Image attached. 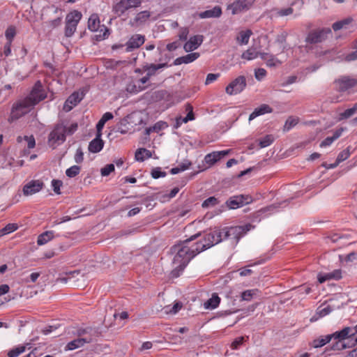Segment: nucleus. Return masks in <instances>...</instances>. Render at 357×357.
<instances>
[{
  "instance_id": "f257e3e1",
  "label": "nucleus",
  "mask_w": 357,
  "mask_h": 357,
  "mask_svg": "<svg viewBox=\"0 0 357 357\" xmlns=\"http://www.w3.org/2000/svg\"><path fill=\"white\" fill-rule=\"evenodd\" d=\"M200 235L201 233H197L191 236L189 238L180 242L178 244L172 246V250L176 252L174 257V264H176V266L172 271V275L174 278L178 277L190 261L197 254L200 253L199 250H197V247H195L194 244L191 246L188 245L189 243L197 239Z\"/></svg>"
},
{
  "instance_id": "f03ea898",
  "label": "nucleus",
  "mask_w": 357,
  "mask_h": 357,
  "mask_svg": "<svg viewBox=\"0 0 357 357\" xmlns=\"http://www.w3.org/2000/svg\"><path fill=\"white\" fill-rule=\"evenodd\" d=\"M222 240V231L220 229H215L206 234L203 241L194 243V246L197 247V250L201 252L220 243Z\"/></svg>"
},
{
  "instance_id": "7ed1b4c3",
  "label": "nucleus",
  "mask_w": 357,
  "mask_h": 357,
  "mask_svg": "<svg viewBox=\"0 0 357 357\" xmlns=\"http://www.w3.org/2000/svg\"><path fill=\"white\" fill-rule=\"evenodd\" d=\"M36 105L26 96L25 98L17 102L13 105L10 118L12 120H17L23 115L28 113L31 108Z\"/></svg>"
},
{
  "instance_id": "20e7f679",
  "label": "nucleus",
  "mask_w": 357,
  "mask_h": 357,
  "mask_svg": "<svg viewBox=\"0 0 357 357\" xmlns=\"http://www.w3.org/2000/svg\"><path fill=\"white\" fill-rule=\"evenodd\" d=\"M253 227L251 224H247L243 226H236L229 228H225L222 230V238H233L235 243H237L240 238L243 236L248 231Z\"/></svg>"
},
{
  "instance_id": "39448f33",
  "label": "nucleus",
  "mask_w": 357,
  "mask_h": 357,
  "mask_svg": "<svg viewBox=\"0 0 357 357\" xmlns=\"http://www.w3.org/2000/svg\"><path fill=\"white\" fill-rule=\"evenodd\" d=\"M66 126L63 123H57L48 137V144L50 147L55 149L56 144L66 141Z\"/></svg>"
},
{
  "instance_id": "423d86ee",
  "label": "nucleus",
  "mask_w": 357,
  "mask_h": 357,
  "mask_svg": "<svg viewBox=\"0 0 357 357\" xmlns=\"http://www.w3.org/2000/svg\"><path fill=\"white\" fill-rule=\"evenodd\" d=\"M82 17V13L77 10H73L66 15L65 26V36L66 37H71L74 34Z\"/></svg>"
},
{
  "instance_id": "0eeeda50",
  "label": "nucleus",
  "mask_w": 357,
  "mask_h": 357,
  "mask_svg": "<svg viewBox=\"0 0 357 357\" xmlns=\"http://www.w3.org/2000/svg\"><path fill=\"white\" fill-rule=\"evenodd\" d=\"M331 33V29L328 27L314 29L309 32L305 42L309 44L320 43L325 41Z\"/></svg>"
},
{
  "instance_id": "6e6552de",
  "label": "nucleus",
  "mask_w": 357,
  "mask_h": 357,
  "mask_svg": "<svg viewBox=\"0 0 357 357\" xmlns=\"http://www.w3.org/2000/svg\"><path fill=\"white\" fill-rule=\"evenodd\" d=\"M247 86L245 77L240 75L231 81L226 87L225 92L229 96L242 92Z\"/></svg>"
},
{
  "instance_id": "1a4fd4ad",
  "label": "nucleus",
  "mask_w": 357,
  "mask_h": 357,
  "mask_svg": "<svg viewBox=\"0 0 357 357\" xmlns=\"http://www.w3.org/2000/svg\"><path fill=\"white\" fill-rule=\"evenodd\" d=\"M335 89L338 92H345L352 88L357 87V79L349 76H341L334 82Z\"/></svg>"
},
{
  "instance_id": "9d476101",
  "label": "nucleus",
  "mask_w": 357,
  "mask_h": 357,
  "mask_svg": "<svg viewBox=\"0 0 357 357\" xmlns=\"http://www.w3.org/2000/svg\"><path fill=\"white\" fill-rule=\"evenodd\" d=\"M252 202V197L248 195H238L229 197L226 205L230 209H236Z\"/></svg>"
},
{
  "instance_id": "9b49d317",
  "label": "nucleus",
  "mask_w": 357,
  "mask_h": 357,
  "mask_svg": "<svg viewBox=\"0 0 357 357\" xmlns=\"http://www.w3.org/2000/svg\"><path fill=\"white\" fill-rule=\"evenodd\" d=\"M28 97L35 105L46 98L47 93L40 81L38 80L35 83Z\"/></svg>"
},
{
  "instance_id": "f8f14e48",
  "label": "nucleus",
  "mask_w": 357,
  "mask_h": 357,
  "mask_svg": "<svg viewBox=\"0 0 357 357\" xmlns=\"http://www.w3.org/2000/svg\"><path fill=\"white\" fill-rule=\"evenodd\" d=\"M167 66H168V65L167 63H158V64H154V63L148 64V63H146V65H144L143 69H144V71H145L146 73V74L145 76L140 78L139 79V82L142 84H145L146 83L148 82V81L150 79V78L152 76H154L156 75L158 70L167 67Z\"/></svg>"
},
{
  "instance_id": "ddd939ff",
  "label": "nucleus",
  "mask_w": 357,
  "mask_h": 357,
  "mask_svg": "<svg viewBox=\"0 0 357 357\" xmlns=\"http://www.w3.org/2000/svg\"><path fill=\"white\" fill-rule=\"evenodd\" d=\"M255 0H235L227 6V10H231V14L235 15L243 10H248Z\"/></svg>"
},
{
  "instance_id": "4468645a",
  "label": "nucleus",
  "mask_w": 357,
  "mask_h": 357,
  "mask_svg": "<svg viewBox=\"0 0 357 357\" xmlns=\"http://www.w3.org/2000/svg\"><path fill=\"white\" fill-rule=\"evenodd\" d=\"M144 36L141 34L132 35L125 45L126 46V51L127 52H130L135 49L139 48L144 43Z\"/></svg>"
},
{
  "instance_id": "2eb2a0df",
  "label": "nucleus",
  "mask_w": 357,
  "mask_h": 357,
  "mask_svg": "<svg viewBox=\"0 0 357 357\" xmlns=\"http://www.w3.org/2000/svg\"><path fill=\"white\" fill-rule=\"evenodd\" d=\"M44 183L39 180H33L26 183L23 188V193L26 196L33 195L42 190Z\"/></svg>"
},
{
  "instance_id": "dca6fc26",
  "label": "nucleus",
  "mask_w": 357,
  "mask_h": 357,
  "mask_svg": "<svg viewBox=\"0 0 357 357\" xmlns=\"http://www.w3.org/2000/svg\"><path fill=\"white\" fill-rule=\"evenodd\" d=\"M204 36L202 35H196L190 38L183 46L185 52H192L197 49L203 42Z\"/></svg>"
},
{
  "instance_id": "f3484780",
  "label": "nucleus",
  "mask_w": 357,
  "mask_h": 357,
  "mask_svg": "<svg viewBox=\"0 0 357 357\" xmlns=\"http://www.w3.org/2000/svg\"><path fill=\"white\" fill-rule=\"evenodd\" d=\"M84 98L83 93L74 92L66 100L64 105V109L67 112L71 110L74 106H76Z\"/></svg>"
},
{
  "instance_id": "a211bd4d",
  "label": "nucleus",
  "mask_w": 357,
  "mask_h": 357,
  "mask_svg": "<svg viewBox=\"0 0 357 357\" xmlns=\"http://www.w3.org/2000/svg\"><path fill=\"white\" fill-rule=\"evenodd\" d=\"M353 331L351 327H344L342 330L336 331L331 334L332 338L334 340L343 341L346 339L352 340L351 332Z\"/></svg>"
},
{
  "instance_id": "6ab92c4d",
  "label": "nucleus",
  "mask_w": 357,
  "mask_h": 357,
  "mask_svg": "<svg viewBox=\"0 0 357 357\" xmlns=\"http://www.w3.org/2000/svg\"><path fill=\"white\" fill-rule=\"evenodd\" d=\"M104 141L101 139V136L96 135V137L89 142V151L91 153H98L104 146Z\"/></svg>"
},
{
  "instance_id": "aec40b11",
  "label": "nucleus",
  "mask_w": 357,
  "mask_h": 357,
  "mask_svg": "<svg viewBox=\"0 0 357 357\" xmlns=\"http://www.w3.org/2000/svg\"><path fill=\"white\" fill-rule=\"evenodd\" d=\"M200 54L198 52H193L190 53L188 54H186L185 56L178 57L174 61L173 64L174 66H178L182 63H189L194 61H195L199 57Z\"/></svg>"
},
{
  "instance_id": "412c9836",
  "label": "nucleus",
  "mask_w": 357,
  "mask_h": 357,
  "mask_svg": "<svg viewBox=\"0 0 357 357\" xmlns=\"http://www.w3.org/2000/svg\"><path fill=\"white\" fill-rule=\"evenodd\" d=\"M272 108L266 104L261 105L260 107L256 108L249 116V121L253 120L256 117L263 115L266 113L272 112Z\"/></svg>"
},
{
  "instance_id": "4be33fe9",
  "label": "nucleus",
  "mask_w": 357,
  "mask_h": 357,
  "mask_svg": "<svg viewBox=\"0 0 357 357\" xmlns=\"http://www.w3.org/2000/svg\"><path fill=\"white\" fill-rule=\"evenodd\" d=\"M272 108L266 104L261 105L260 107L256 108L249 116V121L253 120L256 117L263 115L266 113L272 112Z\"/></svg>"
},
{
  "instance_id": "5701e85b",
  "label": "nucleus",
  "mask_w": 357,
  "mask_h": 357,
  "mask_svg": "<svg viewBox=\"0 0 357 357\" xmlns=\"http://www.w3.org/2000/svg\"><path fill=\"white\" fill-rule=\"evenodd\" d=\"M272 108L266 104L261 105L260 107L256 108L249 116V121L253 120L256 117L263 115L266 113L272 112Z\"/></svg>"
},
{
  "instance_id": "b1692460",
  "label": "nucleus",
  "mask_w": 357,
  "mask_h": 357,
  "mask_svg": "<svg viewBox=\"0 0 357 357\" xmlns=\"http://www.w3.org/2000/svg\"><path fill=\"white\" fill-rule=\"evenodd\" d=\"M92 339L91 337L77 338L68 343L66 349L68 350H74L79 347L84 346L86 343L91 342Z\"/></svg>"
},
{
  "instance_id": "393cba45",
  "label": "nucleus",
  "mask_w": 357,
  "mask_h": 357,
  "mask_svg": "<svg viewBox=\"0 0 357 357\" xmlns=\"http://www.w3.org/2000/svg\"><path fill=\"white\" fill-rule=\"evenodd\" d=\"M222 14V10L220 6H215L211 10H207L204 12H201L199 14V16L202 19L204 18H211V17H218Z\"/></svg>"
},
{
  "instance_id": "a878e982",
  "label": "nucleus",
  "mask_w": 357,
  "mask_h": 357,
  "mask_svg": "<svg viewBox=\"0 0 357 357\" xmlns=\"http://www.w3.org/2000/svg\"><path fill=\"white\" fill-rule=\"evenodd\" d=\"M260 57L266 61V65L269 67H276L282 63L276 57L268 53H260Z\"/></svg>"
},
{
  "instance_id": "bb28decb",
  "label": "nucleus",
  "mask_w": 357,
  "mask_h": 357,
  "mask_svg": "<svg viewBox=\"0 0 357 357\" xmlns=\"http://www.w3.org/2000/svg\"><path fill=\"white\" fill-rule=\"evenodd\" d=\"M100 21L97 14H92L88 20V28L91 31H98L100 29Z\"/></svg>"
},
{
  "instance_id": "cd10ccee",
  "label": "nucleus",
  "mask_w": 357,
  "mask_h": 357,
  "mask_svg": "<svg viewBox=\"0 0 357 357\" xmlns=\"http://www.w3.org/2000/svg\"><path fill=\"white\" fill-rule=\"evenodd\" d=\"M152 153L151 152L144 148H139L137 149L135 158L137 161L143 162L146 158H151Z\"/></svg>"
},
{
  "instance_id": "c85d7f7f",
  "label": "nucleus",
  "mask_w": 357,
  "mask_h": 357,
  "mask_svg": "<svg viewBox=\"0 0 357 357\" xmlns=\"http://www.w3.org/2000/svg\"><path fill=\"white\" fill-rule=\"evenodd\" d=\"M342 131V128L335 130L332 137H327L324 141L321 142L320 147H325L331 145L335 140H336L341 136Z\"/></svg>"
},
{
  "instance_id": "c756f323",
  "label": "nucleus",
  "mask_w": 357,
  "mask_h": 357,
  "mask_svg": "<svg viewBox=\"0 0 357 357\" xmlns=\"http://www.w3.org/2000/svg\"><path fill=\"white\" fill-rule=\"evenodd\" d=\"M54 238L53 231H47L38 236L37 243L38 245H43L48 243Z\"/></svg>"
},
{
  "instance_id": "7c9ffc66",
  "label": "nucleus",
  "mask_w": 357,
  "mask_h": 357,
  "mask_svg": "<svg viewBox=\"0 0 357 357\" xmlns=\"http://www.w3.org/2000/svg\"><path fill=\"white\" fill-rule=\"evenodd\" d=\"M220 302V298L216 294H213L211 298H209L206 302L204 303V307L206 309H215L216 308Z\"/></svg>"
},
{
  "instance_id": "2f4dec72",
  "label": "nucleus",
  "mask_w": 357,
  "mask_h": 357,
  "mask_svg": "<svg viewBox=\"0 0 357 357\" xmlns=\"http://www.w3.org/2000/svg\"><path fill=\"white\" fill-rule=\"evenodd\" d=\"M332 339L331 334L321 336L320 337L313 340L312 346L314 348L321 347L328 343Z\"/></svg>"
},
{
  "instance_id": "473e14b6",
  "label": "nucleus",
  "mask_w": 357,
  "mask_h": 357,
  "mask_svg": "<svg viewBox=\"0 0 357 357\" xmlns=\"http://www.w3.org/2000/svg\"><path fill=\"white\" fill-rule=\"evenodd\" d=\"M98 33L96 34L94 36V38L100 41L106 38H107L109 35V29L104 24H102L100 26V29H98V31H97Z\"/></svg>"
},
{
  "instance_id": "72a5a7b5",
  "label": "nucleus",
  "mask_w": 357,
  "mask_h": 357,
  "mask_svg": "<svg viewBox=\"0 0 357 357\" xmlns=\"http://www.w3.org/2000/svg\"><path fill=\"white\" fill-rule=\"evenodd\" d=\"M294 13V9L291 7L286 8H275L272 10V15L275 17H284L291 15Z\"/></svg>"
},
{
  "instance_id": "f704fd0d",
  "label": "nucleus",
  "mask_w": 357,
  "mask_h": 357,
  "mask_svg": "<svg viewBox=\"0 0 357 357\" xmlns=\"http://www.w3.org/2000/svg\"><path fill=\"white\" fill-rule=\"evenodd\" d=\"M352 21L353 20L351 17L345 18L342 20H340L333 23L332 28L335 31H339L342 29L347 28V26L349 25Z\"/></svg>"
},
{
  "instance_id": "c9c22d12",
  "label": "nucleus",
  "mask_w": 357,
  "mask_h": 357,
  "mask_svg": "<svg viewBox=\"0 0 357 357\" xmlns=\"http://www.w3.org/2000/svg\"><path fill=\"white\" fill-rule=\"evenodd\" d=\"M357 112V102L355 103L351 108L346 109L344 112H342L339 115V120L342 121L344 119H347L352 116L354 114Z\"/></svg>"
},
{
  "instance_id": "e433bc0d",
  "label": "nucleus",
  "mask_w": 357,
  "mask_h": 357,
  "mask_svg": "<svg viewBox=\"0 0 357 357\" xmlns=\"http://www.w3.org/2000/svg\"><path fill=\"white\" fill-rule=\"evenodd\" d=\"M252 33V31L250 29L242 31L239 33V36L237 37V40L241 45H246L248 43L250 37Z\"/></svg>"
},
{
  "instance_id": "4c0bfd02",
  "label": "nucleus",
  "mask_w": 357,
  "mask_h": 357,
  "mask_svg": "<svg viewBox=\"0 0 357 357\" xmlns=\"http://www.w3.org/2000/svg\"><path fill=\"white\" fill-rule=\"evenodd\" d=\"M260 53L261 52L256 51L255 49L250 48L243 53L242 58L247 60H252L259 55L260 56Z\"/></svg>"
},
{
  "instance_id": "58836bf2",
  "label": "nucleus",
  "mask_w": 357,
  "mask_h": 357,
  "mask_svg": "<svg viewBox=\"0 0 357 357\" xmlns=\"http://www.w3.org/2000/svg\"><path fill=\"white\" fill-rule=\"evenodd\" d=\"M114 11L119 16L123 15L126 10H128L123 0H121L113 8Z\"/></svg>"
},
{
  "instance_id": "ea45409f",
  "label": "nucleus",
  "mask_w": 357,
  "mask_h": 357,
  "mask_svg": "<svg viewBox=\"0 0 357 357\" xmlns=\"http://www.w3.org/2000/svg\"><path fill=\"white\" fill-rule=\"evenodd\" d=\"M351 347H351L350 340L347 344L342 342V341L337 340L335 343L333 344V345L331 347V349L341 351V350L345 349L347 348H351Z\"/></svg>"
},
{
  "instance_id": "a19ab883",
  "label": "nucleus",
  "mask_w": 357,
  "mask_h": 357,
  "mask_svg": "<svg viewBox=\"0 0 357 357\" xmlns=\"http://www.w3.org/2000/svg\"><path fill=\"white\" fill-rule=\"evenodd\" d=\"M22 139H24L25 141L27 142V147L28 149H33L35 147V145H36V141H35V138L33 135H31V136H24L23 138L20 136H19L17 138V142H21L22 141Z\"/></svg>"
},
{
  "instance_id": "79ce46f5",
  "label": "nucleus",
  "mask_w": 357,
  "mask_h": 357,
  "mask_svg": "<svg viewBox=\"0 0 357 357\" xmlns=\"http://www.w3.org/2000/svg\"><path fill=\"white\" fill-rule=\"evenodd\" d=\"M257 289L245 290L241 293V299L243 301H250L254 296L257 295Z\"/></svg>"
},
{
  "instance_id": "37998d69",
  "label": "nucleus",
  "mask_w": 357,
  "mask_h": 357,
  "mask_svg": "<svg viewBox=\"0 0 357 357\" xmlns=\"http://www.w3.org/2000/svg\"><path fill=\"white\" fill-rule=\"evenodd\" d=\"M62 15L58 16L54 20H48L45 22V24L50 29H54L61 24L62 22Z\"/></svg>"
},
{
  "instance_id": "c03bdc74",
  "label": "nucleus",
  "mask_w": 357,
  "mask_h": 357,
  "mask_svg": "<svg viewBox=\"0 0 357 357\" xmlns=\"http://www.w3.org/2000/svg\"><path fill=\"white\" fill-rule=\"evenodd\" d=\"M183 305L181 302H176L174 305L170 307V306H165L164 307L165 312L168 314H176L177 313L182 307Z\"/></svg>"
},
{
  "instance_id": "a18cd8bd",
  "label": "nucleus",
  "mask_w": 357,
  "mask_h": 357,
  "mask_svg": "<svg viewBox=\"0 0 357 357\" xmlns=\"http://www.w3.org/2000/svg\"><path fill=\"white\" fill-rule=\"evenodd\" d=\"M81 167L78 165H73L66 171V174L69 178H73L78 175L80 172Z\"/></svg>"
},
{
  "instance_id": "49530a36",
  "label": "nucleus",
  "mask_w": 357,
  "mask_h": 357,
  "mask_svg": "<svg viewBox=\"0 0 357 357\" xmlns=\"http://www.w3.org/2000/svg\"><path fill=\"white\" fill-rule=\"evenodd\" d=\"M298 123V120L293 118V117H289L287 121H285V123L283 127V130L284 132H287L290 130L293 127H294Z\"/></svg>"
},
{
  "instance_id": "de8ad7c7",
  "label": "nucleus",
  "mask_w": 357,
  "mask_h": 357,
  "mask_svg": "<svg viewBox=\"0 0 357 357\" xmlns=\"http://www.w3.org/2000/svg\"><path fill=\"white\" fill-rule=\"evenodd\" d=\"M219 202H220L218 201V199L216 197H210L203 202L202 206L203 208H208L210 206H214L218 204Z\"/></svg>"
},
{
  "instance_id": "09e8293b",
  "label": "nucleus",
  "mask_w": 357,
  "mask_h": 357,
  "mask_svg": "<svg viewBox=\"0 0 357 357\" xmlns=\"http://www.w3.org/2000/svg\"><path fill=\"white\" fill-rule=\"evenodd\" d=\"M26 349L25 346H19L10 350L8 353V357H17L23 353Z\"/></svg>"
},
{
  "instance_id": "8fccbe9b",
  "label": "nucleus",
  "mask_w": 357,
  "mask_h": 357,
  "mask_svg": "<svg viewBox=\"0 0 357 357\" xmlns=\"http://www.w3.org/2000/svg\"><path fill=\"white\" fill-rule=\"evenodd\" d=\"M17 227H18L16 224H8L5 227L0 229V236L10 234L15 231L17 229Z\"/></svg>"
},
{
  "instance_id": "3c124183",
  "label": "nucleus",
  "mask_w": 357,
  "mask_h": 357,
  "mask_svg": "<svg viewBox=\"0 0 357 357\" xmlns=\"http://www.w3.org/2000/svg\"><path fill=\"white\" fill-rule=\"evenodd\" d=\"M151 176L155 178L158 179L160 177H165L167 175V173L165 172L162 171L161 167H155L152 169L151 172Z\"/></svg>"
},
{
  "instance_id": "603ef678",
  "label": "nucleus",
  "mask_w": 357,
  "mask_h": 357,
  "mask_svg": "<svg viewBox=\"0 0 357 357\" xmlns=\"http://www.w3.org/2000/svg\"><path fill=\"white\" fill-rule=\"evenodd\" d=\"M273 142V137L271 135H268L265 136L264 138L261 139L259 141V146L261 148L266 147L271 145Z\"/></svg>"
},
{
  "instance_id": "864d4df0",
  "label": "nucleus",
  "mask_w": 357,
  "mask_h": 357,
  "mask_svg": "<svg viewBox=\"0 0 357 357\" xmlns=\"http://www.w3.org/2000/svg\"><path fill=\"white\" fill-rule=\"evenodd\" d=\"M349 155L350 152L348 149L343 150L338 154L336 159V162L339 165L340 162L347 159L349 157Z\"/></svg>"
},
{
  "instance_id": "5fc2aeb1",
  "label": "nucleus",
  "mask_w": 357,
  "mask_h": 357,
  "mask_svg": "<svg viewBox=\"0 0 357 357\" xmlns=\"http://www.w3.org/2000/svg\"><path fill=\"white\" fill-rule=\"evenodd\" d=\"M178 192L179 188L178 187L174 188L169 194H165L162 196V199H161V201L166 202L169 200L170 199L174 197Z\"/></svg>"
},
{
  "instance_id": "6e6d98bb",
  "label": "nucleus",
  "mask_w": 357,
  "mask_h": 357,
  "mask_svg": "<svg viewBox=\"0 0 357 357\" xmlns=\"http://www.w3.org/2000/svg\"><path fill=\"white\" fill-rule=\"evenodd\" d=\"M204 161L206 163L212 165L218 161V159L215 155V151L211 153L207 154L204 158Z\"/></svg>"
},
{
  "instance_id": "4d7b16f0",
  "label": "nucleus",
  "mask_w": 357,
  "mask_h": 357,
  "mask_svg": "<svg viewBox=\"0 0 357 357\" xmlns=\"http://www.w3.org/2000/svg\"><path fill=\"white\" fill-rule=\"evenodd\" d=\"M321 307H319L317 311V314H319V316L321 317L326 316L333 310V307L330 305H327L324 308Z\"/></svg>"
},
{
  "instance_id": "13d9d810",
  "label": "nucleus",
  "mask_w": 357,
  "mask_h": 357,
  "mask_svg": "<svg viewBox=\"0 0 357 357\" xmlns=\"http://www.w3.org/2000/svg\"><path fill=\"white\" fill-rule=\"evenodd\" d=\"M114 171V164H108L105 165L103 168L101 169L100 172L102 176H107L109 175V174Z\"/></svg>"
},
{
  "instance_id": "bf43d9fd",
  "label": "nucleus",
  "mask_w": 357,
  "mask_h": 357,
  "mask_svg": "<svg viewBox=\"0 0 357 357\" xmlns=\"http://www.w3.org/2000/svg\"><path fill=\"white\" fill-rule=\"evenodd\" d=\"M150 17V13L149 11H142L139 13L135 17V20L137 22H145Z\"/></svg>"
},
{
  "instance_id": "052dcab7",
  "label": "nucleus",
  "mask_w": 357,
  "mask_h": 357,
  "mask_svg": "<svg viewBox=\"0 0 357 357\" xmlns=\"http://www.w3.org/2000/svg\"><path fill=\"white\" fill-rule=\"evenodd\" d=\"M62 185H63V183L60 180L53 179L52 181V185L53 188V190L57 195L61 194L60 188L62 186Z\"/></svg>"
},
{
  "instance_id": "680f3d73",
  "label": "nucleus",
  "mask_w": 357,
  "mask_h": 357,
  "mask_svg": "<svg viewBox=\"0 0 357 357\" xmlns=\"http://www.w3.org/2000/svg\"><path fill=\"white\" fill-rule=\"evenodd\" d=\"M167 126H168V125L166 122L160 121L155 123L153 126V130H154V132H158L159 131L167 128Z\"/></svg>"
},
{
  "instance_id": "e2e57ef3",
  "label": "nucleus",
  "mask_w": 357,
  "mask_h": 357,
  "mask_svg": "<svg viewBox=\"0 0 357 357\" xmlns=\"http://www.w3.org/2000/svg\"><path fill=\"white\" fill-rule=\"evenodd\" d=\"M128 9L140 6L142 0H123Z\"/></svg>"
},
{
  "instance_id": "0e129e2a",
  "label": "nucleus",
  "mask_w": 357,
  "mask_h": 357,
  "mask_svg": "<svg viewBox=\"0 0 357 357\" xmlns=\"http://www.w3.org/2000/svg\"><path fill=\"white\" fill-rule=\"evenodd\" d=\"M84 160V153L82 151V149L81 148H78L76 151V153L75 155V161L77 163H81Z\"/></svg>"
},
{
  "instance_id": "69168bd1",
  "label": "nucleus",
  "mask_w": 357,
  "mask_h": 357,
  "mask_svg": "<svg viewBox=\"0 0 357 357\" xmlns=\"http://www.w3.org/2000/svg\"><path fill=\"white\" fill-rule=\"evenodd\" d=\"M266 75V71L264 68H258L255 70V76L257 80L262 79Z\"/></svg>"
},
{
  "instance_id": "338daca9",
  "label": "nucleus",
  "mask_w": 357,
  "mask_h": 357,
  "mask_svg": "<svg viewBox=\"0 0 357 357\" xmlns=\"http://www.w3.org/2000/svg\"><path fill=\"white\" fill-rule=\"evenodd\" d=\"M243 342H244V337H238L233 341L231 347L233 349H237L243 343Z\"/></svg>"
},
{
  "instance_id": "774afa93",
  "label": "nucleus",
  "mask_w": 357,
  "mask_h": 357,
  "mask_svg": "<svg viewBox=\"0 0 357 357\" xmlns=\"http://www.w3.org/2000/svg\"><path fill=\"white\" fill-rule=\"evenodd\" d=\"M355 47L356 50L355 51L351 52V53L348 54L345 56V61H352L357 59V45L356 44Z\"/></svg>"
}]
</instances>
